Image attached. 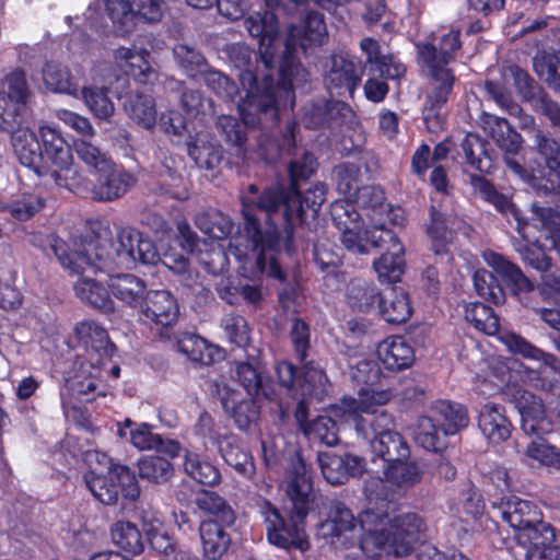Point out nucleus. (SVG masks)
Here are the masks:
<instances>
[{
	"label": "nucleus",
	"mask_w": 560,
	"mask_h": 560,
	"mask_svg": "<svg viewBox=\"0 0 560 560\" xmlns=\"http://www.w3.org/2000/svg\"><path fill=\"white\" fill-rule=\"evenodd\" d=\"M316 167L314 156L302 151L301 156H295L289 165L291 187L284 191L280 187L269 188L259 195L255 185H250L242 197L243 215L245 220V249L240 238L230 244V249L240 260L254 259L257 271L267 273L270 277L282 280L283 272L277 262L276 254L279 248V235L275 229L268 230L265 234L259 228V220L264 217L270 225L276 224V217L281 210V217L285 222L293 219L315 218L326 200V185L317 183L303 196H300L296 182L313 174Z\"/></svg>",
	"instance_id": "nucleus-1"
},
{
	"label": "nucleus",
	"mask_w": 560,
	"mask_h": 560,
	"mask_svg": "<svg viewBox=\"0 0 560 560\" xmlns=\"http://www.w3.org/2000/svg\"><path fill=\"white\" fill-rule=\"evenodd\" d=\"M424 530L422 518L415 513L389 517L368 509L357 522L347 506L334 502L327 520L318 527V535L336 547L358 539V546L346 553V560H383L409 555Z\"/></svg>",
	"instance_id": "nucleus-2"
},
{
	"label": "nucleus",
	"mask_w": 560,
	"mask_h": 560,
	"mask_svg": "<svg viewBox=\"0 0 560 560\" xmlns=\"http://www.w3.org/2000/svg\"><path fill=\"white\" fill-rule=\"evenodd\" d=\"M327 30L322 14L310 12L300 26L292 25L288 30L283 54L279 61L280 82L273 86L270 78H265L259 85L249 71L240 77L243 90L246 91L238 104V112L246 126H255L264 115L276 119L281 110L291 109L294 105V88L307 82L308 72L295 59V46L306 51L312 46H320L326 42Z\"/></svg>",
	"instance_id": "nucleus-3"
},
{
	"label": "nucleus",
	"mask_w": 560,
	"mask_h": 560,
	"mask_svg": "<svg viewBox=\"0 0 560 560\" xmlns=\"http://www.w3.org/2000/svg\"><path fill=\"white\" fill-rule=\"evenodd\" d=\"M51 250L65 268L77 275L108 272L114 268H130L137 261L154 264L158 259L152 242L132 228L121 229L116 240L98 237L82 242L73 253L67 252L65 243L56 241Z\"/></svg>",
	"instance_id": "nucleus-4"
},
{
	"label": "nucleus",
	"mask_w": 560,
	"mask_h": 560,
	"mask_svg": "<svg viewBox=\"0 0 560 560\" xmlns=\"http://www.w3.org/2000/svg\"><path fill=\"white\" fill-rule=\"evenodd\" d=\"M392 398V390L364 388L360 392L358 400L342 398V404L334 409L341 421L353 420L357 433L369 441L372 453L387 464L410 456L407 442L393 430L392 415L386 410H377Z\"/></svg>",
	"instance_id": "nucleus-5"
},
{
	"label": "nucleus",
	"mask_w": 560,
	"mask_h": 560,
	"mask_svg": "<svg viewBox=\"0 0 560 560\" xmlns=\"http://www.w3.org/2000/svg\"><path fill=\"white\" fill-rule=\"evenodd\" d=\"M353 208L346 202L334 206L332 221L340 231V240L347 249L368 254L372 247H381L386 250L373 261V269L381 282L395 283L400 281L406 267L405 248L395 233L386 228V219L377 218L374 223L361 226L352 221Z\"/></svg>",
	"instance_id": "nucleus-6"
},
{
	"label": "nucleus",
	"mask_w": 560,
	"mask_h": 560,
	"mask_svg": "<svg viewBox=\"0 0 560 560\" xmlns=\"http://www.w3.org/2000/svg\"><path fill=\"white\" fill-rule=\"evenodd\" d=\"M285 492L291 503L290 523H287L271 504L265 503L262 506L267 538L270 544L279 548H295L304 551L308 549L310 544L303 520L317 506L320 498L313 490L311 475L300 457L293 464Z\"/></svg>",
	"instance_id": "nucleus-7"
},
{
	"label": "nucleus",
	"mask_w": 560,
	"mask_h": 560,
	"mask_svg": "<svg viewBox=\"0 0 560 560\" xmlns=\"http://www.w3.org/2000/svg\"><path fill=\"white\" fill-rule=\"evenodd\" d=\"M502 518L513 528L516 560H560V540L555 529L540 521L536 505L511 495L500 503Z\"/></svg>",
	"instance_id": "nucleus-8"
},
{
	"label": "nucleus",
	"mask_w": 560,
	"mask_h": 560,
	"mask_svg": "<svg viewBox=\"0 0 560 560\" xmlns=\"http://www.w3.org/2000/svg\"><path fill=\"white\" fill-rule=\"evenodd\" d=\"M489 368L485 381L495 383L498 387L504 385V395L515 405L521 415L522 430L526 433H544L550 430L545 407L540 398L516 384L517 377L522 381L532 377V372L514 359L491 357L481 362Z\"/></svg>",
	"instance_id": "nucleus-9"
},
{
	"label": "nucleus",
	"mask_w": 560,
	"mask_h": 560,
	"mask_svg": "<svg viewBox=\"0 0 560 560\" xmlns=\"http://www.w3.org/2000/svg\"><path fill=\"white\" fill-rule=\"evenodd\" d=\"M526 229L524 233H518L522 241H517L514 246L521 254L523 260L533 268L542 272L541 287L545 294H560V273L548 272L551 262L545 252L534 242L535 231H542L546 237L552 242V247L560 255V213L550 207H539L536 203L532 207V218L527 220L524 217Z\"/></svg>",
	"instance_id": "nucleus-10"
},
{
	"label": "nucleus",
	"mask_w": 560,
	"mask_h": 560,
	"mask_svg": "<svg viewBox=\"0 0 560 560\" xmlns=\"http://www.w3.org/2000/svg\"><path fill=\"white\" fill-rule=\"evenodd\" d=\"M359 175L360 168L353 164H342L336 168L337 189L343 198L331 203L330 213L332 214L336 203L346 202L353 208V213L350 214L352 221L358 222L361 226L374 223L377 218L382 217L389 218L394 225L402 224V211L388 209V206L384 203V191L380 187H360Z\"/></svg>",
	"instance_id": "nucleus-11"
},
{
	"label": "nucleus",
	"mask_w": 560,
	"mask_h": 560,
	"mask_svg": "<svg viewBox=\"0 0 560 560\" xmlns=\"http://www.w3.org/2000/svg\"><path fill=\"white\" fill-rule=\"evenodd\" d=\"M459 47L458 31H450L442 36L439 51L430 43L418 45L419 61L429 70L431 75L441 83L435 100H433V96H429L428 102L431 105L424 110V120L429 129L435 130L441 127L436 109L446 102L447 94L454 82L453 74L445 66L453 58V52Z\"/></svg>",
	"instance_id": "nucleus-12"
},
{
	"label": "nucleus",
	"mask_w": 560,
	"mask_h": 560,
	"mask_svg": "<svg viewBox=\"0 0 560 560\" xmlns=\"http://www.w3.org/2000/svg\"><path fill=\"white\" fill-rule=\"evenodd\" d=\"M465 318L472 324L478 330L489 335H498V339L508 348L510 352L521 354L524 358L541 361L545 365L558 370L556 366V358L545 353L540 349L529 343L523 337L510 332L499 330V318L493 311L482 303L474 302L465 305Z\"/></svg>",
	"instance_id": "nucleus-13"
},
{
	"label": "nucleus",
	"mask_w": 560,
	"mask_h": 560,
	"mask_svg": "<svg viewBox=\"0 0 560 560\" xmlns=\"http://www.w3.org/2000/svg\"><path fill=\"white\" fill-rule=\"evenodd\" d=\"M83 478L94 498L106 505L116 504L120 493L130 500L140 494L137 479L127 466H117L112 472L92 468Z\"/></svg>",
	"instance_id": "nucleus-14"
},
{
	"label": "nucleus",
	"mask_w": 560,
	"mask_h": 560,
	"mask_svg": "<svg viewBox=\"0 0 560 560\" xmlns=\"http://www.w3.org/2000/svg\"><path fill=\"white\" fill-rule=\"evenodd\" d=\"M11 132V143L14 155L24 167L32 171L36 176H49L58 186H65L70 189L79 188L80 180L66 183V177L60 172L51 170L47 163L43 149L36 133L26 126L19 125Z\"/></svg>",
	"instance_id": "nucleus-15"
},
{
	"label": "nucleus",
	"mask_w": 560,
	"mask_h": 560,
	"mask_svg": "<svg viewBox=\"0 0 560 560\" xmlns=\"http://www.w3.org/2000/svg\"><path fill=\"white\" fill-rule=\"evenodd\" d=\"M363 74L361 61L346 51L331 55L326 63L324 81L332 96L352 97Z\"/></svg>",
	"instance_id": "nucleus-16"
},
{
	"label": "nucleus",
	"mask_w": 560,
	"mask_h": 560,
	"mask_svg": "<svg viewBox=\"0 0 560 560\" xmlns=\"http://www.w3.org/2000/svg\"><path fill=\"white\" fill-rule=\"evenodd\" d=\"M95 176L90 198L97 202H110L121 198L137 182L131 173L117 166L115 162Z\"/></svg>",
	"instance_id": "nucleus-17"
},
{
	"label": "nucleus",
	"mask_w": 560,
	"mask_h": 560,
	"mask_svg": "<svg viewBox=\"0 0 560 560\" xmlns=\"http://www.w3.org/2000/svg\"><path fill=\"white\" fill-rule=\"evenodd\" d=\"M341 404L342 399L340 402L331 406L328 409L327 415L317 417L314 421L306 425V401L303 399L300 401L296 408L295 417L306 435L313 436L314 439H317L319 442L328 446H332L336 445L339 441V427L350 422L353 423V420L341 421L339 417L335 415L334 409Z\"/></svg>",
	"instance_id": "nucleus-18"
},
{
	"label": "nucleus",
	"mask_w": 560,
	"mask_h": 560,
	"mask_svg": "<svg viewBox=\"0 0 560 560\" xmlns=\"http://www.w3.org/2000/svg\"><path fill=\"white\" fill-rule=\"evenodd\" d=\"M318 464L324 478L331 485H341L349 477L360 476L365 466L362 457L351 454H336L322 452L318 454Z\"/></svg>",
	"instance_id": "nucleus-19"
},
{
	"label": "nucleus",
	"mask_w": 560,
	"mask_h": 560,
	"mask_svg": "<svg viewBox=\"0 0 560 560\" xmlns=\"http://www.w3.org/2000/svg\"><path fill=\"white\" fill-rule=\"evenodd\" d=\"M39 137L42 140V149L44 156L49 162L58 167V172L66 177V183H69V174H77V171L71 170L72 153L71 148L56 128L50 126H42L39 128Z\"/></svg>",
	"instance_id": "nucleus-20"
},
{
	"label": "nucleus",
	"mask_w": 560,
	"mask_h": 560,
	"mask_svg": "<svg viewBox=\"0 0 560 560\" xmlns=\"http://www.w3.org/2000/svg\"><path fill=\"white\" fill-rule=\"evenodd\" d=\"M478 427L488 443L492 445L510 439L513 429L504 407L493 402H487L480 408Z\"/></svg>",
	"instance_id": "nucleus-21"
},
{
	"label": "nucleus",
	"mask_w": 560,
	"mask_h": 560,
	"mask_svg": "<svg viewBox=\"0 0 560 560\" xmlns=\"http://www.w3.org/2000/svg\"><path fill=\"white\" fill-rule=\"evenodd\" d=\"M234 522L233 509L222 498L212 495V560L229 549Z\"/></svg>",
	"instance_id": "nucleus-22"
},
{
	"label": "nucleus",
	"mask_w": 560,
	"mask_h": 560,
	"mask_svg": "<svg viewBox=\"0 0 560 560\" xmlns=\"http://www.w3.org/2000/svg\"><path fill=\"white\" fill-rule=\"evenodd\" d=\"M141 312L148 319L164 327L175 323L179 314L176 300L165 290L148 292L141 302Z\"/></svg>",
	"instance_id": "nucleus-23"
},
{
	"label": "nucleus",
	"mask_w": 560,
	"mask_h": 560,
	"mask_svg": "<svg viewBox=\"0 0 560 560\" xmlns=\"http://www.w3.org/2000/svg\"><path fill=\"white\" fill-rule=\"evenodd\" d=\"M377 357L384 366L390 371L408 369L415 361L412 347L400 336L388 337L380 342Z\"/></svg>",
	"instance_id": "nucleus-24"
},
{
	"label": "nucleus",
	"mask_w": 560,
	"mask_h": 560,
	"mask_svg": "<svg viewBox=\"0 0 560 560\" xmlns=\"http://www.w3.org/2000/svg\"><path fill=\"white\" fill-rule=\"evenodd\" d=\"M483 130L506 154H515L522 145V137L508 122L506 119L495 115L483 114L481 116Z\"/></svg>",
	"instance_id": "nucleus-25"
},
{
	"label": "nucleus",
	"mask_w": 560,
	"mask_h": 560,
	"mask_svg": "<svg viewBox=\"0 0 560 560\" xmlns=\"http://www.w3.org/2000/svg\"><path fill=\"white\" fill-rule=\"evenodd\" d=\"M429 411L440 424L443 435H453L466 428L469 422L468 413L463 405L447 400L435 401Z\"/></svg>",
	"instance_id": "nucleus-26"
},
{
	"label": "nucleus",
	"mask_w": 560,
	"mask_h": 560,
	"mask_svg": "<svg viewBox=\"0 0 560 560\" xmlns=\"http://www.w3.org/2000/svg\"><path fill=\"white\" fill-rule=\"evenodd\" d=\"M124 110L135 124L145 130H152L156 125L155 100L148 93H130L124 102Z\"/></svg>",
	"instance_id": "nucleus-27"
},
{
	"label": "nucleus",
	"mask_w": 560,
	"mask_h": 560,
	"mask_svg": "<svg viewBox=\"0 0 560 560\" xmlns=\"http://www.w3.org/2000/svg\"><path fill=\"white\" fill-rule=\"evenodd\" d=\"M222 406L241 430H248L259 417V407L254 398L241 399L234 390L222 396Z\"/></svg>",
	"instance_id": "nucleus-28"
},
{
	"label": "nucleus",
	"mask_w": 560,
	"mask_h": 560,
	"mask_svg": "<svg viewBox=\"0 0 560 560\" xmlns=\"http://www.w3.org/2000/svg\"><path fill=\"white\" fill-rule=\"evenodd\" d=\"M380 313L390 324L407 322L413 312L409 294L401 289H393L380 299Z\"/></svg>",
	"instance_id": "nucleus-29"
},
{
	"label": "nucleus",
	"mask_w": 560,
	"mask_h": 560,
	"mask_svg": "<svg viewBox=\"0 0 560 560\" xmlns=\"http://www.w3.org/2000/svg\"><path fill=\"white\" fill-rule=\"evenodd\" d=\"M79 340L90 350L95 351L101 358H110L115 345L109 340L107 331L98 324L83 320L74 327Z\"/></svg>",
	"instance_id": "nucleus-30"
},
{
	"label": "nucleus",
	"mask_w": 560,
	"mask_h": 560,
	"mask_svg": "<svg viewBox=\"0 0 560 560\" xmlns=\"http://www.w3.org/2000/svg\"><path fill=\"white\" fill-rule=\"evenodd\" d=\"M474 186L482 198L491 202L499 211L504 213L510 222L514 220L515 229L518 233L525 232L526 223L524 222V215H522L520 209L516 208L509 198L497 192L493 185L485 178H476L474 180Z\"/></svg>",
	"instance_id": "nucleus-31"
},
{
	"label": "nucleus",
	"mask_w": 560,
	"mask_h": 560,
	"mask_svg": "<svg viewBox=\"0 0 560 560\" xmlns=\"http://www.w3.org/2000/svg\"><path fill=\"white\" fill-rule=\"evenodd\" d=\"M130 441L139 450H156L171 457L177 456L180 450L177 441L163 439L160 434L154 433L147 423H141L130 431Z\"/></svg>",
	"instance_id": "nucleus-32"
},
{
	"label": "nucleus",
	"mask_w": 560,
	"mask_h": 560,
	"mask_svg": "<svg viewBox=\"0 0 560 560\" xmlns=\"http://www.w3.org/2000/svg\"><path fill=\"white\" fill-rule=\"evenodd\" d=\"M361 49L366 55V61L374 66L375 71L385 79H398L405 74V66L393 56L380 52L378 43L372 38L361 40Z\"/></svg>",
	"instance_id": "nucleus-33"
},
{
	"label": "nucleus",
	"mask_w": 560,
	"mask_h": 560,
	"mask_svg": "<svg viewBox=\"0 0 560 560\" xmlns=\"http://www.w3.org/2000/svg\"><path fill=\"white\" fill-rule=\"evenodd\" d=\"M108 288L113 295L128 305L142 302L144 282L131 273H117L109 277Z\"/></svg>",
	"instance_id": "nucleus-34"
},
{
	"label": "nucleus",
	"mask_w": 560,
	"mask_h": 560,
	"mask_svg": "<svg viewBox=\"0 0 560 560\" xmlns=\"http://www.w3.org/2000/svg\"><path fill=\"white\" fill-rule=\"evenodd\" d=\"M74 291L78 298L104 313L114 311V302L109 296L108 290L94 279L83 277L74 284Z\"/></svg>",
	"instance_id": "nucleus-35"
},
{
	"label": "nucleus",
	"mask_w": 560,
	"mask_h": 560,
	"mask_svg": "<svg viewBox=\"0 0 560 560\" xmlns=\"http://www.w3.org/2000/svg\"><path fill=\"white\" fill-rule=\"evenodd\" d=\"M548 421H550L548 419ZM551 424V422H549ZM547 431V433H549ZM525 434L530 435L532 433ZM538 435L536 439H533L526 450L524 452L523 460L530 466H556L560 467V451H558L555 446L550 445L545 439L540 435L541 433H535ZM546 434V432H544Z\"/></svg>",
	"instance_id": "nucleus-36"
},
{
	"label": "nucleus",
	"mask_w": 560,
	"mask_h": 560,
	"mask_svg": "<svg viewBox=\"0 0 560 560\" xmlns=\"http://www.w3.org/2000/svg\"><path fill=\"white\" fill-rule=\"evenodd\" d=\"M110 537L114 545L132 556L144 551V540L136 524L118 521L110 527Z\"/></svg>",
	"instance_id": "nucleus-37"
},
{
	"label": "nucleus",
	"mask_w": 560,
	"mask_h": 560,
	"mask_svg": "<svg viewBox=\"0 0 560 560\" xmlns=\"http://www.w3.org/2000/svg\"><path fill=\"white\" fill-rule=\"evenodd\" d=\"M384 475L390 485L399 489H408L421 480L422 471L409 456L388 463Z\"/></svg>",
	"instance_id": "nucleus-38"
},
{
	"label": "nucleus",
	"mask_w": 560,
	"mask_h": 560,
	"mask_svg": "<svg viewBox=\"0 0 560 560\" xmlns=\"http://www.w3.org/2000/svg\"><path fill=\"white\" fill-rule=\"evenodd\" d=\"M378 296L380 292L374 284L361 280L352 281L347 290V303L357 312L371 311Z\"/></svg>",
	"instance_id": "nucleus-39"
},
{
	"label": "nucleus",
	"mask_w": 560,
	"mask_h": 560,
	"mask_svg": "<svg viewBox=\"0 0 560 560\" xmlns=\"http://www.w3.org/2000/svg\"><path fill=\"white\" fill-rule=\"evenodd\" d=\"M441 429L434 417L428 410V413L419 417L413 430L416 442L428 451H439L442 447Z\"/></svg>",
	"instance_id": "nucleus-40"
},
{
	"label": "nucleus",
	"mask_w": 560,
	"mask_h": 560,
	"mask_svg": "<svg viewBox=\"0 0 560 560\" xmlns=\"http://www.w3.org/2000/svg\"><path fill=\"white\" fill-rule=\"evenodd\" d=\"M151 190L178 200L186 199L188 196L182 176L168 166H163L158 172V178Z\"/></svg>",
	"instance_id": "nucleus-41"
},
{
	"label": "nucleus",
	"mask_w": 560,
	"mask_h": 560,
	"mask_svg": "<svg viewBox=\"0 0 560 560\" xmlns=\"http://www.w3.org/2000/svg\"><path fill=\"white\" fill-rule=\"evenodd\" d=\"M300 387L304 398L320 399L327 392L328 378L319 365L310 362L304 365L303 384Z\"/></svg>",
	"instance_id": "nucleus-42"
},
{
	"label": "nucleus",
	"mask_w": 560,
	"mask_h": 560,
	"mask_svg": "<svg viewBox=\"0 0 560 560\" xmlns=\"http://www.w3.org/2000/svg\"><path fill=\"white\" fill-rule=\"evenodd\" d=\"M46 86L58 93L75 94L78 84L73 82L69 70L57 63H47L43 70Z\"/></svg>",
	"instance_id": "nucleus-43"
},
{
	"label": "nucleus",
	"mask_w": 560,
	"mask_h": 560,
	"mask_svg": "<svg viewBox=\"0 0 560 560\" xmlns=\"http://www.w3.org/2000/svg\"><path fill=\"white\" fill-rule=\"evenodd\" d=\"M447 222L445 215L432 207L428 234L432 242V248L438 255L446 250V246L453 237L452 228L447 225Z\"/></svg>",
	"instance_id": "nucleus-44"
},
{
	"label": "nucleus",
	"mask_w": 560,
	"mask_h": 560,
	"mask_svg": "<svg viewBox=\"0 0 560 560\" xmlns=\"http://www.w3.org/2000/svg\"><path fill=\"white\" fill-rule=\"evenodd\" d=\"M78 158L96 173L114 163L107 152L101 150L88 140H77L73 143Z\"/></svg>",
	"instance_id": "nucleus-45"
},
{
	"label": "nucleus",
	"mask_w": 560,
	"mask_h": 560,
	"mask_svg": "<svg viewBox=\"0 0 560 560\" xmlns=\"http://www.w3.org/2000/svg\"><path fill=\"white\" fill-rule=\"evenodd\" d=\"M139 476L151 482L161 483L170 479L173 474L171 463L161 456H147L139 460Z\"/></svg>",
	"instance_id": "nucleus-46"
},
{
	"label": "nucleus",
	"mask_w": 560,
	"mask_h": 560,
	"mask_svg": "<svg viewBox=\"0 0 560 560\" xmlns=\"http://www.w3.org/2000/svg\"><path fill=\"white\" fill-rule=\"evenodd\" d=\"M482 257L487 265L493 268V270L502 277L518 285L532 288L529 281L523 276L521 269L505 259L502 255L491 250H486L483 252Z\"/></svg>",
	"instance_id": "nucleus-47"
},
{
	"label": "nucleus",
	"mask_w": 560,
	"mask_h": 560,
	"mask_svg": "<svg viewBox=\"0 0 560 560\" xmlns=\"http://www.w3.org/2000/svg\"><path fill=\"white\" fill-rule=\"evenodd\" d=\"M236 374L248 395L254 396L261 392L266 398H272V393L269 392L268 386L262 383L260 372L257 368L253 366L250 363L243 362L237 365Z\"/></svg>",
	"instance_id": "nucleus-48"
},
{
	"label": "nucleus",
	"mask_w": 560,
	"mask_h": 560,
	"mask_svg": "<svg viewBox=\"0 0 560 560\" xmlns=\"http://www.w3.org/2000/svg\"><path fill=\"white\" fill-rule=\"evenodd\" d=\"M536 73L560 92V58L550 54H538L534 59Z\"/></svg>",
	"instance_id": "nucleus-49"
},
{
	"label": "nucleus",
	"mask_w": 560,
	"mask_h": 560,
	"mask_svg": "<svg viewBox=\"0 0 560 560\" xmlns=\"http://www.w3.org/2000/svg\"><path fill=\"white\" fill-rule=\"evenodd\" d=\"M82 97L97 118L108 119L114 114V104L103 88H83Z\"/></svg>",
	"instance_id": "nucleus-50"
},
{
	"label": "nucleus",
	"mask_w": 560,
	"mask_h": 560,
	"mask_svg": "<svg viewBox=\"0 0 560 560\" xmlns=\"http://www.w3.org/2000/svg\"><path fill=\"white\" fill-rule=\"evenodd\" d=\"M43 198L35 195H23L10 205L3 206V210L18 221H27L44 208Z\"/></svg>",
	"instance_id": "nucleus-51"
},
{
	"label": "nucleus",
	"mask_w": 560,
	"mask_h": 560,
	"mask_svg": "<svg viewBox=\"0 0 560 560\" xmlns=\"http://www.w3.org/2000/svg\"><path fill=\"white\" fill-rule=\"evenodd\" d=\"M350 377L357 382L364 384L358 392V397L352 399L358 400L360 392L364 388H374L377 390H385L384 388H380L374 386V382L380 376V370L376 364L368 359H360L355 363H350Z\"/></svg>",
	"instance_id": "nucleus-52"
},
{
	"label": "nucleus",
	"mask_w": 560,
	"mask_h": 560,
	"mask_svg": "<svg viewBox=\"0 0 560 560\" xmlns=\"http://www.w3.org/2000/svg\"><path fill=\"white\" fill-rule=\"evenodd\" d=\"M24 107L15 100L0 91V128L7 131L22 125L21 112Z\"/></svg>",
	"instance_id": "nucleus-53"
},
{
	"label": "nucleus",
	"mask_w": 560,
	"mask_h": 560,
	"mask_svg": "<svg viewBox=\"0 0 560 560\" xmlns=\"http://www.w3.org/2000/svg\"><path fill=\"white\" fill-rule=\"evenodd\" d=\"M538 151L545 159L548 170L560 177V145L559 143L544 136L540 131L536 135Z\"/></svg>",
	"instance_id": "nucleus-54"
},
{
	"label": "nucleus",
	"mask_w": 560,
	"mask_h": 560,
	"mask_svg": "<svg viewBox=\"0 0 560 560\" xmlns=\"http://www.w3.org/2000/svg\"><path fill=\"white\" fill-rule=\"evenodd\" d=\"M474 285L477 293L486 300L493 303H500L502 300V292L497 284V280L492 273L487 270H477L472 277Z\"/></svg>",
	"instance_id": "nucleus-55"
},
{
	"label": "nucleus",
	"mask_w": 560,
	"mask_h": 560,
	"mask_svg": "<svg viewBox=\"0 0 560 560\" xmlns=\"http://www.w3.org/2000/svg\"><path fill=\"white\" fill-rule=\"evenodd\" d=\"M132 19L137 18L145 23L154 24L163 16V2L161 0H131Z\"/></svg>",
	"instance_id": "nucleus-56"
},
{
	"label": "nucleus",
	"mask_w": 560,
	"mask_h": 560,
	"mask_svg": "<svg viewBox=\"0 0 560 560\" xmlns=\"http://www.w3.org/2000/svg\"><path fill=\"white\" fill-rule=\"evenodd\" d=\"M223 329L231 342L238 347L246 346L249 332L246 320L238 315H228L222 320Z\"/></svg>",
	"instance_id": "nucleus-57"
},
{
	"label": "nucleus",
	"mask_w": 560,
	"mask_h": 560,
	"mask_svg": "<svg viewBox=\"0 0 560 560\" xmlns=\"http://www.w3.org/2000/svg\"><path fill=\"white\" fill-rule=\"evenodd\" d=\"M173 54L179 66L190 75H194L201 66L206 65V58L190 46L183 44L176 45L173 49Z\"/></svg>",
	"instance_id": "nucleus-58"
},
{
	"label": "nucleus",
	"mask_w": 560,
	"mask_h": 560,
	"mask_svg": "<svg viewBox=\"0 0 560 560\" xmlns=\"http://www.w3.org/2000/svg\"><path fill=\"white\" fill-rule=\"evenodd\" d=\"M177 346L180 352L187 354L195 362H203L205 352L209 349L206 339L192 334H186L178 340Z\"/></svg>",
	"instance_id": "nucleus-59"
},
{
	"label": "nucleus",
	"mask_w": 560,
	"mask_h": 560,
	"mask_svg": "<svg viewBox=\"0 0 560 560\" xmlns=\"http://www.w3.org/2000/svg\"><path fill=\"white\" fill-rule=\"evenodd\" d=\"M148 541L153 550L164 556H171L176 550L174 539L164 530L153 525L145 528Z\"/></svg>",
	"instance_id": "nucleus-60"
},
{
	"label": "nucleus",
	"mask_w": 560,
	"mask_h": 560,
	"mask_svg": "<svg viewBox=\"0 0 560 560\" xmlns=\"http://www.w3.org/2000/svg\"><path fill=\"white\" fill-rule=\"evenodd\" d=\"M5 85L7 90L3 92L25 107L30 97L25 74L21 71L12 72L7 77Z\"/></svg>",
	"instance_id": "nucleus-61"
},
{
	"label": "nucleus",
	"mask_w": 560,
	"mask_h": 560,
	"mask_svg": "<svg viewBox=\"0 0 560 560\" xmlns=\"http://www.w3.org/2000/svg\"><path fill=\"white\" fill-rule=\"evenodd\" d=\"M188 154L201 166L210 167L209 132H197L195 138L188 142Z\"/></svg>",
	"instance_id": "nucleus-62"
},
{
	"label": "nucleus",
	"mask_w": 560,
	"mask_h": 560,
	"mask_svg": "<svg viewBox=\"0 0 560 560\" xmlns=\"http://www.w3.org/2000/svg\"><path fill=\"white\" fill-rule=\"evenodd\" d=\"M162 261L171 271L182 277V282L185 285L198 291L197 283L190 281L191 271L189 270V262L186 257L177 254H165Z\"/></svg>",
	"instance_id": "nucleus-63"
},
{
	"label": "nucleus",
	"mask_w": 560,
	"mask_h": 560,
	"mask_svg": "<svg viewBox=\"0 0 560 560\" xmlns=\"http://www.w3.org/2000/svg\"><path fill=\"white\" fill-rule=\"evenodd\" d=\"M503 79L506 84H510L511 82L515 85L517 91L524 96L529 97L532 96L530 92V85L532 80L527 72H525L523 69H521L517 66H509L503 71Z\"/></svg>",
	"instance_id": "nucleus-64"
}]
</instances>
